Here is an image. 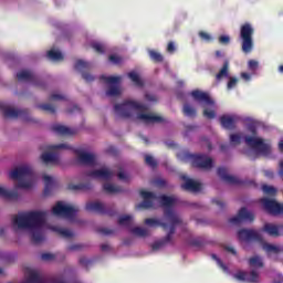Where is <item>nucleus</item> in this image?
Returning a JSON list of instances; mask_svg holds the SVG:
<instances>
[{"label":"nucleus","instance_id":"nucleus-1","mask_svg":"<svg viewBox=\"0 0 283 283\" xmlns=\"http://www.w3.org/2000/svg\"><path fill=\"white\" fill-rule=\"evenodd\" d=\"M48 212L41 210H29L19 212L11 220L12 229L17 232L28 231L32 242L39 244L45 240V230L59 233L62 238H74V231L59 226H49L45 221Z\"/></svg>","mask_w":283,"mask_h":283},{"label":"nucleus","instance_id":"nucleus-2","mask_svg":"<svg viewBox=\"0 0 283 283\" xmlns=\"http://www.w3.org/2000/svg\"><path fill=\"white\" fill-rule=\"evenodd\" d=\"M140 196L144 200L140 203V207H143L144 209H151L157 205H161V207L165 208L164 221H160V219H156V218H149V219H145V226L150 227L151 229L156 227H163L166 231H168V234L166 237V242H169L171 240V235H174L176 226L180 223V217L178 216V213H176V211H174V207L178 205V199L174 196L158 197L147 190H142Z\"/></svg>","mask_w":283,"mask_h":283},{"label":"nucleus","instance_id":"nucleus-3","mask_svg":"<svg viewBox=\"0 0 283 283\" xmlns=\"http://www.w3.org/2000/svg\"><path fill=\"white\" fill-rule=\"evenodd\" d=\"M255 129H258V123L252 122L248 125V132H250L251 135H244L243 133L230 134V145H232V147H238L244 138L245 145L251 147V149L245 150L244 154L251 159L256 156H269V154H271V143L258 136Z\"/></svg>","mask_w":283,"mask_h":283},{"label":"nucleus","instance_id":"nucleus-4","mask_svg":"<svg viewBox=\"0 0 283 283\" xmlns=\"http://www.w3.org/2000/svg\"><path fill=\"white\" fill-rule=\"evenodd\" d=\"M115 114L122 118H136L146 125L163 123V117L147 111V107L134 99H126L114 107Z\"/></svg>","mask_w":283,"mask_h":283},{"label":"nucleus","instance_id":"nucleus-5","mask_svg":"<svg viewBox=\"0 0 283 283\" xmlns=\"http://www.w3.org/2000/svg\"><path fill=\"white\" fill-rule=\"evenodd\" d=\"M74 153L81 165L93 167V169L86 174L90 178H94L95 180H112V178H114V170L106 166H101L94 154L85 150L84 148H77Z\"/></svg>","mask_w":283,"mask_h":283},{"label":"nucleus","instance_id":"nucleus-6","mask_svg":"<svg viewBox=\"0 0 283 283\" xmlns=\"http://www.w3.org/2000/svg\"><path fill=\"white\" fill-rule=\"evenodd\" d=\"M9 178L15 180V189H32L36 182V176L32 172V167L28 164L17 166L9 171Z\"/></svg>","mask_w":283,"mask_h":283},{"label":"nucleus","instance_id":"nucleus-7","mask_svg":"<svg viewBox=\"0 0 283 283\" xmlns=\"http://www.w3.org/2000/svg\"><path fill=\"white\" fill-rule=\"evenodd\" d=\"M190 95L196 104L203 108L205 118H216V102L213 98H211V96H209V94L197 90L192 91Z\"/></svg>","mask_w":283,"mask_h":283},{"label":"nucleus","instance_id":"nucleus-8","mask_svg":"<svg viewBox=\"0 0 283 283\" xmlns=\"http://www.w3.org/2000/svg\"><path fill=\"white\" fill-rule=\"evenodd\" d=\"M180 160L184 163H191L193 167H199L200 169L209 170L213 167V159L207 155H191L189 153H184L178 155Z\"/></svg>","mask_w":283,"mask_h":283},{"label":"nucleus","instance_id":"nucleus-9","mask_svg":"<svg viewBox=\"0 0 283 283\" xmlns=\"http://www.w3.org/2000/svg\"><path fill=\"white\" fill-rule=\"evenodd\" d=\"M61 149H71L67 144L49 145L45 151L41 155V160L44 165H56L59 163V151Z\"/></svg>","mask_w":283,"mask_h":283},{"label":"nucleus","instance_id":"nucleus-10","mask_svg":"<svg viewBox=\"0 0 283 283\" xmlns=\"http://www.w3.org/2000/svg\"><path fill=\"white\" fill-rule=\"evenodd\" d=\"M52 213L53 216H57V218H66L67 220H72V218L78 213V208L65 201H57L52 208Z\"/></svg>","mask_w":283,"mask_h":283},{"label":"nucleus","instance_id":"nucleus-11","mask_svg":"<svg viewBox=\"0 0 283 283\" xmlns=\"http://www.w3.org/2000/svg\"><path fill=\"white\" fill-rule=\"evenodd\" d=\"M102 81L108 85V90L106 92L107 96H120L123 93V88H120V82L123 81L122 76L118 75H103Z\"/></svg>","mask_w":283,"mask_h":283},{"label":"nucleus","instance_id":"nucleus-12","mask_svg":"<svg viewBox=\"0 0 283 283\" xmlns=\"http://www.w3.org/2000/svg\"><path fill=\"white\" fill-rule=\"evenodd\" d=\"M240 36L242 39V52L249 54L253 50V27L249 23L243 24Z\"/></svg>","mask_w":283,"mask_h":283},{"label":"nucleus","instance_id":"nucleus-13","mask_svg":"<svg viewBox=\"0 0 283 283\" xmlns=\"http://www.w3.org/2000/svg\"><path fill=\"white\" fill-rule=\"evenodd\" d=\"M261 203L263 205V209L272 216H280L283 213V205L277 203V201L273 199L263 198L261 199Z\"/></svg>","mask_w":283,"mask_h":283},{"label":"nucleus","instance_id":"nucleus-14","mask_svg":"<svg viewBox=\"0 0 283 283\" xmlns=\"http://www.w3.org/2000/svg\"><path fill=\"white\" fill-rule=\"evenodd\" d=\"M238 238L240 242H261L262 233L255 230L243 229L238 232Z\"/></svg>","mask_w":283,"mask_h":283},{"label":"nucleus","instance_id":"nucleus-15","mask_svg":"<svg viewBox=\"0 0 283 283\" xmlns=\"http://www.w3.org/2000/svg\"><path fill=\"white\" fill-rule=\"evenodd\" d=\"M234 280L238 282H248V283H260V274L258 271L252 270L249 273L247 272H237L233 274Z\"/></svg>","mask_w":283,"mask_h":283},{"label":"nucleus","instance_id":"nucleus-16","mask_svg":"<svg viewBox=\"0 0 283 283\" xmlns=\"http://www.w3.org/2000/svg\"><path fill=\"white\" fill-rule=\"evenodd\" d=\"M253 212L247 210V208H242L239 210L238 216L230 219L231 224H240L242 222H253Z\"/></svg>","mask_w":283,"mask_h":283},{"label":"nucleus","instance_id":"nucleus-17","mask_svg":"<svg viewBox=\"0 0 283 283\" xmlns=\"http://www.w3.org/2000/svg\"><path fill=\"white\" fill-rule=\"evenodd\" d=\"M181 178L184 180L181 187L182 189H186V191H200V189H202V184H200L199 181L190 179L185 175Z\"/></svg>","mask_w":283,"mask_h":283},{"label":"nucleus","instance_id":"nucleus-18","mask_svg":"<svg viewBox=\"0 0 283 283\" xmlns=\"http://www.w3.org/2000/svg\"><path fill=\"white\" fill-rule=\"evenodd\" d=\"M240 120V117L238 115H223L220 118V123L224 129H233L235 127V124Z\"/></svg>","mask_w":283,"mask_h":283},{"label":"nucleus","instance_id":"nucleus-19","mask_svg":"<svg viewBox=\"0 0 283 283\" xmlns=\"http://www.w3.org/2000/svg\"><path fill=\"white\" fill-rule=\"evenodd\" d=\"M1 109L7 118H17L21 114V111L9 104H2Z\"/></svg>","mask_w":283,"mask_h":283},{"label":"nucleus","instance_id":"nucleus-20","mask_svg":"<svg viewBox=\"0 0 283 283\" xmlns=\"http://www.w3.org/2000/svg\"><path fill=\"white\" fill-rule=\"evenodd\" d=\"M218 175L220 176L221 179H223L224 182H228V185H237L238 182V178L230 175L227 168H219Z\"/></svg>","mask_w":283,"mask_h":283},{"label":"nucleus","instance_id":"nucleus-21","mask_svg":"<svg viewBox=\"0 0 283 283\" xmlns=\"http://www.w3.org/2000/svg\"><path fill=\"white\" fill-rule=\"evenodd\" d=\"M52 129L55 134H60L61 136H72V134H75L74 129L61 124L53 125Z\"/></svg>","mask_w":283,"mask_h":283},{"label":"nucleus","instance_id":"nucleus-22","mask_svg":"<svg viewBox=\"0 0 283 283\" xmlns=\"http://www.w3.org/2000/svg\"><path fill=\"white\" fill-rule=\"evenodd\" d=\"M282 229V226L277 227L273 223H266L264 227H263V231H265V233H268L269 235H272V237H277L280 235V231Z\"/></svg>","mask_w":283,"mask_h":283},{"label":"nucleus","instance_id":"nucleus-23","mask_svg":"<svg viewBox=\"0 0 283 283\" xmlns=\"http://www.w3.org/2000/svg\"><path fill=\"white\" fill-rule=\"evenodd\" d=\"M46 56L51 61H63V59H65L61 50L56 48H52L50 51H48Z\"/></svg>","mask_w":283,"mask_h":283},{"label":"nucleus","instance_id":"nucleus-24","mask_svg":"<svg viewBox=\"0 0 283 283\" xmlns=\"http://www.w3.org/2000/svg\"><path fill=\"white\" fill-rule=\"evenodd\" d=\"M87 211H97L98 213H103L105 211V206L98 201H92L86 203Z\"/></svg>","mask_w":283,"mask_h":283},{"label":"nucleus","instance_id":"nucleus-25","mask_svg":"<svg viewBox=\"0 0 283 283\" xmlns=\"http://www.w3.org/2000/svg\"><path fill=\"white\" fill-rule=\"evenodd\" d=\"M130 232L133 233V235H137L138 238H145L149 235V229L144 227L130 228Z\"/></svg>","mask_w":283,"mask_h":283},{"label":"nucleus","instance_id":"nucleus-26","mask_svg":"<svg viewBox=\"0 0 283 283\" xmlns=\"http://www.w3.org/2000/svg\"><path fill=\"white\" fill-rule=\"evenodd\" d=\"M128 77L130 78V81L134 82V85H136L137 87H143V77H140V74H138L135 71H132L130 73H128Z\"/></svg>","mask_w":283,"mask_h":283},{"label":"nucleus","instance_id":"nucleus-27","mask_svg":"<svg viewBox=\"0 0 283 283\" xmlns=\"http://www.w3.org/2000/svg\"><path fill=\"white\" fill-rule=\"evenodd\" d=\"M17 78H18V81H32V78H34V74H32L28 70H22V71L18 72Z\"/></svg>","mask_w":283,"mask_h":283},{"label":"nucleus","instance_id":"nucleus-28","mask_svg":"<svg viewBox=\"0 0 283 283\" xmlns=\"http://www.w3.org/2000/svg\"><path fill=\"white\" fill-rule=\"evenodd\" d=\"M42 178H43L44 185H45V193H48V191H50V189H52L54 187L56 179H54V177H52L50 175H43Z\"/></svg>","mask_w":283,"mask_h":283},{"label":"nucleus","instance_id":"nucleus-29","mask_svg":"<svg viewBox=\"0 0 283 283\" xmlns=\"http://www.w3.org/2000/svg\"><path fill=\"white\" fill-rule=\"evenodd\" d=\"M118 222L122 227H132L134 224V217L129 214L120 216Z\"/></svg>","mask_w":283,"mask_h":283},{"label":"nucleus","instance_id":"nucleus-30","mask_svg":"<svg viewBox=\"0 0 283 283\" xmlns=\"http://www.w3.org/2000/svg\"><path fill=\"white\" fill-rule=\"evenodd\" d=\"M229 78V61H226L222 69L217 74V80Z\"/></svg>","mask_w":283,"mask_h":283},{"label":"nucleus","instance_id":"nucleus-31","mask_svg":"<svg viewBox=\"0 0 283 283\" xmlns=\"http://www.w3.org/2000/svg\"><path fill=\"white\" fill-rule=\"evenodd\" d=\"M184 114H185V116H188L189 118H193V116H196L197 112H196V108L193 107V105L186 103L184 105Z\"/></svg>","mask_w":283,"mask_h":283},{"label":"nucleus","instance_id":"nucleus-32","mask_svg":"<svg viewBox=\"0 0 283 283\" xmlns=\"http://www.w3.org/2000/svg\"><path fill=\"white\" fill-rule=\"evenodd\" d=\"M262 249L268 252L269 255H271V253H280V247L270 243H263Z\"/></svg>","mask_w":283,"mask_h":283},{"label":"nucleus","instance_id":"nucleus-33","mask_svg":"<svg viewBox=\"0 0 283 283\" xmlns=\"http://www.w3.org/2000/svg\"><path fill=\"white\" fill-rule=\"evenodd\" d=\"M104 191H106V193H120L122 189L118 186L106 182L104 184Z\"/></svg>","mask_w":283,"mask_h":283},{"label":"nucleus","instance_id":"nucleus-34","mask_svg":"<svg viewBox=\"0 0 283 283\" xmlns=\"http://www.w3.org/2000/svg\"><path fill=\"white\" fill-rule=\"evenodd\" d=\"M250 266L252 269H262L264 266V263L262 262V258L260 256H253L250 259Z\"/></svg>","mask_w":283,"mask_h":283},{"label":"nucleus","instance_id":"nucleus-35","mask_svg":"<svg viewBox=\"0 0 283 283\" xmlns=\"http://www.w3.org/2000/svg\"><path fill=\"white\" fill-rule=\"evenodd\" d=\"M0 197L1 198H15L17 193L6 189L3 186H0Z\"/></svg>","mask_w":283,"mask_h":283},{"label":"nucleus","instance_id":"nucleus-36","mask_svg":"<svg viewBox=\"0 0 283 283\" xmlns=\"http://www.w3.org/2000/svg\"><path fill=\"white\" fill-rule=\"evenodd\" d=\"M258 67H260V62H258L256 60L248 61V69L252 74H255V72H258Z\"/></svg>","mask_w":283,"mask_h":283},{"label":"nucleus","instance_id":"nucleus-37","mask_svg":"<svg viewBox=\"0 0 283 283\" xmlns=\"http://www.w3.org/2000/svg\"><path fill=\"white\" fill-rule=\"evenodd\" d=\"M87 67H90V63L83 60H77L75 62V70H77V72H83V70H87Z\"/></svg>","mask_w":283,"mask_h":283},{"label":"nucleus","instance_id":"nucleus-38","mask_svg":"<svg viewBox=\"0 0 283 283\" xmlns=\"http://www.w3.org/2000/svg\"><path fill=\"white\" fill-rule=\"evenodd\" d=\"M91 45L95 52H98V54H103V52H105V44L101 42H92Z\"/></svg>","mask_w":283,"mask_h":283},{"label":"nucleus","instance_id":"nucleus-39","mask_svg":"<svg viewBox=\"0 0 283 283\" xmlns=\"http://www.w3.org/2000/svg\"><path fill=\"white\" fill-rule=\"evenodd\" d=\"M212 260L217 262L218 266L223 271V273H229V268L222 263L218 255L212 254Z\"/></svg>","mask_w":283,"mask_h":283},{"label":"nucleus","instance_id":"nucleus-40","mask_svg":"<svg viewBox=\"0 0 283 283\" xmlns=\"http://www.w3.org/2000/svg\"><path fill=\"white\" fill-rule=\"evenodd\" d=\"M41 259L44 262H54V260H56V254L46 252L41 255Z\"/></svg>","mask_w":283,"mask_h":283},{"label":"nucleus","instance_id":"nucleus-41","mask_svg":"<svg viewBox=\"0 0 283 283\" xmlns=\"http://www.w3.org/2000/svg\"><path fill=\"white\" fill-rule=\"evenodd\" d=\"M148 54L153 61H157V62L163 61V55L154 50H149Z\"/></svg>","mask_w":283,"mask_h":283},{"label":"nucleus","instance_id":"nucleus-42","mask_svg":"<svg viewBox=\"0 0 283 283\" xmlns=\"http://www.w3.org/2000/svg\"><path fill=\"white\" fill-rule=\"evenodd\" d=\"M262 191H263V193H266L268 196H275L276 190L273 186L263 185Z\"/></svg>","mask_w":283,"mask_h":283},{"label":"nucleus","instance_id":"nucleus-43","mask_svg":"<svg viewBox=\"0 0 283 283\" xmlns=\"http://www.w3.org/2000/svg\"><path fill=\"white\" fill-rule=\"evenodd\" d=\"M109 61L114 65H120V63H123V57H120V56H118L116 54H113V55L109 56Z\"/></svg>","mask_w":283,"mask_h":283},{"label":"nucleus","instance_id":"nucleus-44","mask_svg":"<svg viewBox=\"0 0 283 283\" xmlns=\"http://www.w3.org/2000/svg\"><path fill=\"white\" fill-rule=\"evenodd\" d=\"M117 178L119 180H123L124 182H127V180H129V175L125 172L123 169H120L117 174Z\"/></svg>","mask_w":283,"mask_h":283},{"label":"nucleus","instance_id":"nucleus-45","mask_svg":"<svg viewBox=\"0 0 283 283\" xmlns=\"http://www.w3.org/2000/svg\"><path fill=\"white\" fill-rule=\"evenodd\" d=\"M41 109H44V112H49L50 114H54V112H56V108H54L53 105L51 104H42Z\"/></svg>","mask_w":283,"mask_h":283},{"label":"nucleus","instance_id":"nucleus-46","mask_svg":"<svg viewBox=\"0 0 283 283\" xmlns=\"http://www.w3.org/2000/svg\"><path fill=\"white\" fill-rule=\"evenodd\" d=\"M238 85V77H229L227 88L228 90H233Z\"/></svg>","mask_w":283,"mask_h":283},{"label":"nucleus","instance_id":"nucleus-47","mask_svg":"<svg viewBox=\"0 0 283 283\" xmlns=\"http://www.w3.org/2000/svg\"><path fill=\"white\" fill-rule=\"evenodd\" d=\"M145 163L149 165V167H156V159H154L151 155L145 156Z\"/></svg>","mask_w":283,"mask_h":283},{"label":"nucleus","instance_id":"nucleus-48","mask_svg":"<svg viewBox=\"0 0 283 283\" xmlns=\"http://www.w3.org/2000/svg\"><path fill=\"white\" fill-rule=\"evenodd\" d=\"M65 98V95L61 93H52L50 96V101H63Z\"/></svg>","mask_w":283,"mask_h":283},{"label":"nucleus","instance_id":"nucleus-49","mask_svg":"<svg viewBox=\"0 0 283 283\" xmlns=\"http://www.w3.org/2000/svg\"><path fill=\"white\" fill-rule=\"evenodd\" d=\"M70 189H74V190H82V191H86V189H90V186L87 185H83V184H80V185H72L70 186Z\"/></svg>","mask_w":283,"mask_h":283},{"label":"nucleus","instance_id":"nucleus-50","mask_svg":"<svg viewBox=\"0 0 283 283\" xmlns=\"http://www.w3.org/2000/svg\"><path fill=\"white\" fill-rule=\"evenodd\" d=\"M199 36L202 39V41H211V34L205 31L199 32Z\"/></svg>","mask_w":283,"mask_h":283},{"label":"nucleus","instance_id":"nucleus-51","mask_svg":"<svg viewBox=\"0 0 283 283\" xmlns=\"http://www.w3.org/2000/svg\"><path fill=\"white\" fill-rule=\"evenodd\" d=\"M251 76H253V73H252V72H251V73H247V72H242V73H241V78H242L243 81H245V82L251 81Z\"/></svg>","mask_w":283,"mask_h":283},{"label":"nucleus","instance_id":"nucleus-52","mask_svg":"<svg viewBox=\"0 0 283 283\" xmlns=\"http://www.w3.org/2000/svg\"><path fill=\"white\" fill-rule=\"evenodd\" d=\"M229 41H231V38H229V35H221L219 38L220 43L227 44V43H229Z\"/></svg>","mask_w":283,"mask_h":283},{"label":"nucleus","instance_id":"nucleus-53","mask_svg":"<svg viewBox=\"0 0 283 283\" xmlns=\"http://www.w3.org/2000/svg\"><path fill=\"white\" fill-rule=\"evenodd\" d=\"M83 245L75 243L69 247V251H80V249H82Z\"/></svg>","mask_w":283,"mask_h":283},{"label":"nucleus","instance_id":"nucleus-54","mask_svg":"<svg viewBox=\"0 0 283 283\" xmlns=\"http://www.w3.org/2000/svg\"><path fill=\"white\" fill-rule=\"evenodd\" d=\"M82 76H83V80L87 81L88 83L91 81H94V76H92V74H90V73H83Z\"/></svg>","mask_w":283,"mask_h":283},{"label":"nucleus","instance_id":"nucleus-55","mask_svg":"<svg viewBox=\"0 0 283 283\" xmlns=\"http://www.w3.org/2000/svg\"><path fill=\"white\" fill-rule=\"evenodd\" d=\"M167 52H169L170 54H174V52H176V45L172 42L168 44Z\"/></svg>","mask_w":283,"mask_h":283},{"label":"nucleus","instance_id":"nucleus-56","mask_svg":"<svg viewBox=\"0 0 283 283\" xmlns=\"http://www.w3.org/2000/svg\"><path fill=\"white\" fill-rule=\"evenodd\" d=\"M213 202L218 205V207H224V202L220 199H214Z\"/></svg>","mask_w":283,"mask_h":283},{"label":"nucleus","instance_id":"nucleus-57","mask_svg":"<svg viewBox=\"0 0 283 283\" xmlns=\"http://www.w3.org/2000/svg\"><path fill=\"white\" fill-rule=\"evenodd\" d=\"M264 176H265L266 178H273V171H271V170H265V171H264Z\"/></svg>","mask_w":283,"mask_h":283},{"label":"nucleus","instance_id":"nucleus-58","mask_svg":"<svg viewBox=\"0 0 283 283\" xmlns=\"http://www.w3.org/2000/svg\"><path fill=\"white\" fill-rule=\"evenodd\" d=\"M155 185H157V187H163L165 186V180L158 179L157 181H155Z\"/></svg>","mask_w":283,"mask_h":283},{"label":"nucleus","instance_id":"nucleus-59","mask_svg":"<svg viewBox=\"0 0 283 283\" xmlns=\"http://www.w3.org/2000/svg\"><path fill=\"white\" fill-rule=\"evenodd\" d=\"M226 250H228L229 253H232L233 255H235V249H233L232 247H227Z\"/></svg>","mask_w":283,"mask_h":283},{"label":"nucleus","instance_id":"nucleus-60","mask_svg":"<svg viewBox=\"0 0 283 283\" xmlns=\"http://www.w3.org/2000/svg\"><path fill=\"white\" fill-rule=\"evenodd\" d=\"M160 247H163V243L160 242H157L153 245V249L157 250V249H160Z\"/></svg>","mask_w":283,"mask_h":283},{"label":"nucleus","instance_id":"nucleus-61","mask_svg":"<svg viewBox=\"0 0 283 283\" xmlns=\"http://www.w3.org/2000/svg\"><path fill=\"white\" fill-rule=\"evenodd\" d=\"M146 99H147V101H156V97H155L154 95L147 94V95H146Z\"/></svg>","mask_w":283,"mask_h":283},{"label":"nucleus","instance_id":"nucleus-62","mask_svg":"<svg viewBox=\"0 0 283 283\" xmlns=\"http://www.w3.org/2000/svg\"><path fill=\"white\" fill-rule=\"evenodd\" d=\"M102 251H109V245L108 244H103L102 245Z\"/></svg>","mask_w":283,"mask_h":283},{"label":"nucleus","instance_id":"nucleus-63","mask_svg":"<svg viewBox=\"0 0 283 283\" xmlns=\"http://www.w3.org/2000/svg\"><path fill=\"white\" fill-rule=\"evenodd\" d=\"M279 148L283 151V139L279 143Z\"/></svg>","mask_w":283,"mask_h":283},{"label":"nucleus","instance_id":"nucleus-64","mask_svg":"<svg viewBox=\"0 0 283 283\" xmlns=\"http://www.w3.org/2000/svg\"><path fill=\"white\" fill-rule=\"evenodd\" d=\"M279 72H281V74H283V65L279 66Z\"/></svg>","mask_w":283,"mask_h":283}]
</instances>
